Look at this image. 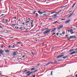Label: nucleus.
<instances>
[{"mask_svg":"<svg viewBox=\"0 0 77 77\" xmlns=\"http://www.w3.org/2000/svg\"><path fill=\"white\" fill-rule=\"evenodd\" d=\"M33 72H30V71H27V72H26L25 74H26V77H29L30 76V75L31 74H32V73H33Z\"/></svg>","mask_w":77,"mask_h":77,"instance_id":"f257e3e1","label":"nucleus"},{"mask_svg":"<svg viewBox=\"0 0 77 77\" xmlns=\"http://www.w3.org/2000/svg\"><path fill=\"white\" fill-rule=\"evenodd\" d=\"M51 30H50V29H48V30H46L45 31L43 32L44 35H45V34L48 33H49V32H50Z\"/></svg>","mask_w":77,"mask_h":77,"instance_id":"f03ea898","label":"nucleus"},{"mask_svg":"<svg viewBox=\"0 0 77 77\" xmlns=\"http://www.w3.org/2000/svg\"><path fill=\"white\" fill-rule=\"evenodd\" d=\"M63 27V25L60 26H59L58 27V28L57 29V30H60V29H62Z\"/></svg>","mask_w":77,"mask_h":77,"instance_id":"7ed1b4c3","label":"nucleus"},{"mask_svg":"<svg viewBox=\"0 0 77 77\" xmlns=\"http://www.w3.org/2000/svg\"><path fill=\"white\" fill-rule=\"evenodd\" d=\"M36 69V68L35 67H33L32 69H30L29 70H31V71H34Z\"/></svg>","mask_w":77,"mask_h":77,"instance_id":"20e7f679","label":"nucleus"},{"mask_svg":"<svg viewBox=\"0 0 77 77\" xmlns=\"http://www.w3.org/2000/svg\"><path fill=\"white\" fill-rule=\"evenodd\" d=\"M3 53H4V51H3L0 50V54H3Z\"/></svg>","mask_w":77,"mask_h":77,"instance_id":"39448f33","label":"nucleus"},{"mask_svg":"<svg viewBox=\"0 0 77 77\" xmlns=\"http://www.w3.org/2000/svg\"><path fill=\"white\" fill-rule=\"evenodd\" d=\"M13 55H15V56H17V54H16V51H14L13 53L12 54Z\"/></svg>","mask_w":77,"mask_h":77,"instance_id":"423d86ee","label":"nucleus"},{"mask_svg":"<svg viewBox=\"0 0 77 77\" xmlns=\"http://www.w3.org/2000/svg\"><path fill=\"white\" fill-rule=\"evenodd\" d=\"M54 13L55 14H56L57 13H59V11H58V12H54L51 13V14H54Z\"/></svg>","mask_w":77,"mask_h":77,"instance_id":"0eeeda50","label":"nucleus"},{"mask_svg":"<svg viewBox=\"0 0 77 77\" xmlns=\"http://www.w3.org/2000/svg\"><path fill=\"white\" fill-rule=\"evenodd\" d=\"M5 51L6 52V53H9V52L10 51V50H6Z\"/></svg>","mask_w":77,"mask_h":77,"instance_id":"6e6552de","label":"nucleus"},{"mask_svg":"<svg viewBox=\"0 0 77 77\" xmlns=\"http://www.w3.org/2000/svg\"><path fill=\"white\" fill-rule=\"evenodd\" d=\"M38 13H39V14H43L42 12H41V11H38Z\"/></svg>","mask_w":77,"mask_h":77,"instance_id":"1a4fd4ad","label":"nucleus"},{"mask_svg":"<svg viewBox=\"0 0 77 77\" xmlns=\"http://www.w3.org/2000/svg\"><path fill=\"white\" fill-rule=\"evenodd\" d=\"M74 50H75V49H71V50H70L69 51V52H71V51H74Z\"/></svg>","mask_w":77,"mask_h":77,"instance_id":"9d476101","label":"nucleus"},{"mask_svg":"<svg viewBox=\"0 0 77 77\" xmlns=\"http://www.w3.org/2000/svg\"><path fill=\"white\" fill-rule=\"evenodd\" d=\"M56 29V28H54L53 29L52 31H51V33H52V32H54V31H55V30Z\"/></svg>","mask_w":77,"mask_h":77,"instance_id":"9b49d317","label":"nucleus"},{"mask_svg":"<svg viewBox=\"0 0 77 77\" xmlns=\"http://www.w3.org/2000/svg\"><path fill=\"white\" fill-rule=\"evenodd\" d=\"M75 53V51H74L73 52H72V53H71L70 54V55H72V54H74Z\"/></svg>","mask_w":77,"mask_h":77,"instance_id":"f8f14e48","label":"nucleus"},{"mask_svg":"<svg viewBox=\"0 0 77 77\" xmlns=\"http://www.w3.org/2000/svg\"><path fill=\"white\" fill-rule=\"evenodd\" d=\"M68 56H65V57H63V59H66V58L68 57Z\"/></svg>","mask_w":77,"mask_h":77,"instance_id":"ddd939ff","label":"nucleus"},{"mask_svg":"<svg viewBox=\"0 0 77 77\" xmlns=\"http://www.w3.org/2000/svg\"><path fill=\"white\" fill-rule=\"evenodd\" d=\"M69 22H70V20H68L67 21L65 22V23H69Z\"/></svg>","mask_w":77,"mask_h":77,"instance_id":"4468645a","label":"nucleus"},{"mask_svg":"<svg viewBox=\"0 0 77 77\" xmlns=\"http://www.w3.org/2000/svg\"><path fill=\"white\" fill-rule=\"evenodd\" d=\"M51 63V62H50L48 63H47L46 64V66L48 65H49V64H50Z\"/></svg>","mask_w":77,"mask_h":77,"instance_id":"2eb2a0df","label":"nucleus"},{"mask_svg":"<svg viewBox=\"0 0 77 77\" xmlns=\"http://www.w3.org/2000/svg\"><path fill=\"white\" fill-rule=\"evenodd\" d=\"M56 62H57V61H55V62H54V63L51 62V64H53H53H55V63H56Z\"/></svg>","mask_w":77,"mask_h":77,"instance_id":"dca6fc26","label":"nucleus"},{"mask_svg":"<svg viewBox=\"0 0 77 77\" xmlns=\"http://www.w3.org/2000/svg\"><path fill=\"white\" fill-rule=\"evenodd\" d=\"M27 71H29V70H25L23 71V72L24 73H25L26 72H27Z\"/></svg>","mask_w":77,"mask_h":77,"instance_id":"f3484780","label":"nucleus"},{"mask_svg":"<svg viewBox=\"0 0 77 77\" xmlns=\"http://www.w3.org/2000/svg\"><path fill=\"white\" fill-rule=\"evenodd\" d=\"M60 56V57H63H63L64 56V55H61Z\"/></svg>","mask_w":77,"mask_h":77,"instance_id":"a211bd4d","label":"nucleus"},{"mask_svg":"<svg viewBox=\"0 0 77 77\" xmlns=\"http://www.w3.org/2000/svg\"><path fill=\"white\" fill-rule=\"evenodd\" d=\"M38 71V69H36L33 72L35 74L36 72H37V71Z\"/></svg>","mask_w":77,"mask_h":77,"instance_id":"6ab92c4d","label":"nucleus"},{"mask_svg":"<svg viewBox=\"0 0 77 77\" xmlns=\"http://www.w3.org/2000/svg\"><path fill=\"white\" fill-rule=\"evenodd\" d=\"M57 59H58V58H60V55L58 56L57 57Z\"/></svg>","mask_w":77,"mask_h":77,"instance_id":"aec40b11","label":"nucleus"},{"mask_svg":"<svg viewBox=\"0 0 77 77\" xmlns=\"http://www.w3.org/2000/svg\"><path fill=\"white\" fill-rule=\"evenodd\" d=\"M53 18H54V17H53V18H50L49 19H48V20H53Z\"/></svg>","mask_w":77,"mask_h":77,"instance_id":"412c9836","label":"nucleus"},{"mask_svg":"<svg viewBox=\"0 0 77 77\" xmlns=\"http://www.w3.org/2000/svg\"><path fill=\"white\" fill-rule=\"evenodd\" d=\"M74 14V12H72V13H70V14L71 15H73Z\"/></svg>","mask_w":77,"mask_h":77,"instance_id":"4be33fe9","label":"nucleus"},{"mask_svg":"<svg viewBox=\"0 0 77 77\" xmlns=\"http://www.w3.org/2000/svg\"><path fill=\"white\" fill-rule=\"evenodd\" d=\"M19 30H21L22 29H23V28L22 27H19Z\"/></svg>","mask_w":77,"mask_h":77,"instance_id":"5701e85b","label":"nucleus"},{"mask_svg":"<svg viewBox=\"0 0 77 77\" xmlns=\"http://www.w3.org/2000/svg\"><path fill=\"white\" fill-rule=\"evenodd\" d=\"M71 16H72V15L70 14L69 16L68 17V18H70V17H71Z\"/></svg>","mask_w":77,"mask_h":77,"instance_id":"b1692460","label":"nucleus"},{"mask_svg":"<svg viewBox=\"0 0 77 77\" xmlns=\"http://www.w3.org/2000/svg\"><path fill=\"white\" fill-rule=\"evenodd\" d=\"M53 71H52L51 72V75H53Z\"/></svg>","mask_w":77,"mask_h":77,"instance_id":"393cba45","label":"nucleus"},{"mask_svg":"<svg viewBox=\"0 0 77 77\" xmlns=\"http://www.w3.org/2000/svg\"><path fill=\"white\" fill-rule=\"evenodd\" d=\"M70 32H73V30L71 29V30H70Z\"/></svg>","mask_w":77,"mask_h":77,"instance_id":"a878e982","label":"nucleus"},{"mask_svg":"<svg viewBox=\"0 0 77 77\" xmlns=\"http://www.w3.org/2000/svg\"><path fill=\"white\" fill-rule=\"evenodd\" d=\"M58 21H56L55 23H53L54 24L55 23H57L58 22Z\"/></svg>","mask_w":77,"mask_h":77,"instance_id":"bb28decb","label":"nucleus"},{"mask_svg":"<svg viewBox=\"0 0 77 77\" xmlns=\"http://www.w3.org/2000/svg\"><path fill=\"white\" fill-rule=\"evenodd\" d=\"M36 11H34V12H33V14H35V13L36 12Z\"/></svg>","mask_w":77,"mask_h":77,"instance_id":"cd10ccee","label":"nucleus"},{"mask_svg":"<svg viewBox=\"0 0 77 77\" xmlns=\"http://www.w3.org/2000/svg\"><path fill=\"white\" fill-rule=\"evenodd\" d=\"M62 60V59H60L58 60V62H60Z\"/></svg>","mask_w":77,"mask_h":77,"instance_id":"c85d7f7f","label":"nucleus"},{"mask_svg":"<svg viewBox=\"0 0 77 77\" xmlns=\"http://www.w3.org/2000/svg\"><path fill=\"white\" fill-rule=\"evenodd\" d=\"M2 20H3V21L4 22L5 21V19L4 18H3V19H2Z\"/></svg>","mask_w":77,"mask_h":77,"instance_id":"c756f323","label":"nucleus"},{"mask_svg":"<svg viewBox=\"0 0 77 77\" xmlns=\"http://www.w3.org/2000/svg\"><path fill=\"white\" fill-rule=\"evenodd\" d=\"M18 21H19L20 23H21V20H20V19Z\"/></svg>","mask_w":77,"mask_h":77,"instance_id":"7c9ffc66","label":"nucleus"},{"mask_svg":"<svg viewBox=\"0 0 77 77\" xmlns=\"http://www.w3.org/2000/svg\"><path fill=\"white\" fill-rule=\"evenodd\" d=\"M29 21H30L28 20L27 22H26L25 23H29Z\"/></svg>","mask_w":77,"mask_h":77,"instance_id":"2f4dec72","label":"nucleus"},{"mask_svg":"<svg viewBox=\"0 0 77 77\" xmlns=\"http://www.w3.org/2000/svg\"><path fill=\"white\" fill-rule=\"evenodd\" d=\"M43 15H44V16H46L47 15V14H44Z\"/></svg>","mask_w":77,"mask_h":77,"instance_id":"473e14b6","label":"nucleus"},{"mask_svg":"<svg viewBox=\"0 0 77 77\" xmlns=\"http://www.w3.org/2000/svg\"><path fill=\"white\" fill-rule=\"evenodd\" d=\"M15 24H12V26H15Z\"/></svg>","mask_w":77,"mask_h":77,"instance_id":"72a5a7b5","label":"nucleus"},{"mask_svg":"<svg viewBox=\"0 0 77 77\" xmlns=\"http://www.w3.org/2000/svg\"><path fill=\"white\" fill-rule=\"evenodd\" d=\"M55 17V18H57L58 17V16H54Z\"/></svg>","mask_w":77,"mask_h":77,"instance_id":"f704fd0d","label":"nucleus"},{"mask_svg":"<svg viewBox=\"0 0 77 77\" xmlns=\"http://www.w3.org/2000/svg\"><path fill=\"white\" fill-rule=\"evenodd\" d=\"M48 29V28H45V30H47V29Z\"/></svg>","mask_w":77,"mask_h":77,"instance_id":"c9c22d12","label":"nucleus"},{"mask_svg":"<svg viewBox=\"0 0 77 77\" xmlns=\"http://www.w3.org/2000/svg\"><path fill=\"white\" fill-rule=\"evenodd\" d=\"M57 14H54L53 16H57Z\"/></svg>","mask_w":77,"mask_h":77,"instance_id":"e433bc0d","label":"nucleus"},{"mask_svg":"<svg viewBox=\"0 0 77 77\" xmlns=\"http://www.w3.org/2000/svg\"><path fill=\"white\" fill-rule=\"evenodd\" d=\"M44 30H45V29H41V31H44Z\"/></svg>","mask_w":77,"mask_h":77,"instance_id":"4c0bfd02","label":"nucleus"},{"mask_svg":"<svg viewBox=\"0 0 77 77\" xmlns=\"http://www.w3.org/2000/svg\"><path fill=\"white\" fill-rule=\"evenodd\" d=\"M65 20V19H61V20H62V21H63V20Z\"/></svg>","mask_w":77,"mask_h":77,"instance_id":"58836bf2","label":"nucleus"},{"mask_svg":"<svg viewBox=\"0 0 77 77\" xmlns=\"http://www.w3.org/2000/svg\"><path fill=\"white\" fill-rule=\"evenodd\" d=\"M0 28H1V29H3V27L0 25Z\"/></svg>","mask_w":77,"mask_h":77,"instance_id":"ea45409f","label":"nucleus"},{"mask_svg":"<svg viewBox=\"0 0 77 77\" xmlns=\"http://www.w3.org/2000/svg\"><path fill=\"white\" fill-rule=\"evenodd\" d=\"M5 21L6 22H8V20H5Z\"/></svg>","mask_w":77,"mask_h":77,"instance_id":"a19ab883","label":"nucleus"},{"mask_svg":"<svg viewBox=\"0 0 77 77\" xmlns=\"http://www.w3.org/2000/svg\"><path fill=\"white\" fill-rule=\"evenodd\" d=\"M19 53H21V51H19Z\"/></svg>","mask_w":77,"mask_h":77,"instance_id":"79ce46f5","label":"nucleus"},{"mask_svg":"<svg viewBox=\"0 0 77 77\" xmlns=\"http://www.w3.org/2000/svg\"><path fill=\"white\" fill-rule=\"evenodd\" d=\"M15 45H13L12 48H14V47H15Z\"/></svg>","mask_w":77,"mask_h":77,"instance_id":"37998d69","label":"nucleus"},{"mask_svg":"<svg viewBox=\"0 0 77 77\" xmlns=\"http://www.w3.org/2000/svg\"><path fill=\"white\" fill-rule=\"evenodd\" d=\"M57 36H58L59 35V33H56Z\"/></svg>","mask_w":77,"mask_h":77,"instance_id":"c03bdc74","label":"nucleus"},{"mask_svg":"<svg viewBox=\"0 0 77 77\" xmlns=\"http://www.w3.org/2000/svg\"><path fill=\"white\" fill-rule=\"evenodd\" d=\"M17 44H20L21 43H20V42H17Z\"/></svg>","mask_w":77,"mask_h":77,"instance_id":"a18cd8bd","label":"nucleus"},{"mask_svg":"<svg viewBox=\"0 0 77 77\" xmlns=\"http://www.w3.org/2000/svg\"><path fill=\"white\" fill-rule=\"evenodd\" d=\"M76 2L73 5L74 6V5H75V4H76Z\"/></svg>","mask_w":77,"mask_h":77,"instance_id":"49530a36","label":"nucleus"},{"mask_svg":"<svg viewBox=\"0 0 77 77\" xmlns=\"http://www.w3.org/2000/svg\"><path fill=\"white\" fill-rule=\"evenodd\" d=\"M69 38H70V39H72V36H70V37H69Z\"/></svg>","mask_w":77,"mask_h":77,"instance_id":"de8ad7c7","label":"nucleus"},{"mask_svg":"<svg viewBox=\"0 0 77 77\" xmlns=\"http://www.w3.org/2000/svg\"><path fill=\"white\" fill-rule=\"evenodd\" d=\"M1 48H2L3 47V45H1Z\"/></svg>","mask_w":77,"mask_h":77,"instance_id":"09e8293b","label":"nucleus"},{"mask_svg":"<svg viewBox=\"0 0 77 77\" xmlns=\"http://www.w3.org/2000/svg\"><path fill=\"white\" fill-rule=\"evenodd\" d=\"M42 13H43H43H46L47 12H46L45 11H43V12H42Z\"/></svg>","mask_w":77,"mask_h":77,"instance_id":"8fccbe9b","label":"nucleus"},{"mask_svg":"<svg viewBox=\"0 0 77 77\" xmlns=\"http://www.w3.org/2000/svg\"><path fill=\"white\" fill-rule=\"evenodd\" d=\"M70 39H71L69 38H67V40H70Z\"/></svg>","mask_w":77,"mask_h":77,"instance_id":"3c124183","label":"nucleus"},{"mask_svg":"<svg viewBox=\"0 0 77 77\" xmlns=\"http://www.w3.org/2000/svg\"><path fill=\"white\" fill-rule=\"evenodd\" d=\"M62 34H63H63H65V32H63Z\"/></svg>","mask_w":77,"mask_h":77,"instance_id":"603ef678","label":"nucleus"},{"mask_svg":"<svg viewBox=\"0 0 77 77\" xmlns=\"http://www.w3.org/2000/svg\"><path fill=\"white\" fill-rule=\"evenodd\" d=\"M70 33L71 34H73V33H74V32H71Z\"/></svg>","mask_w":77,"mask_h":77,"instance_id":"864d4df0","label":"nucleus"},{"mask_svg":"<svg viewBox=\"0 0 77 77\" xmlns=\"http://www.w3.org/2000/svg\"><path fill=\"white\" fill-rule=\"evenodd\" d=\"M11 46H9L8 47V48H11Z\"/></svg>","mask_w":77,"mask_h":77,"instance_id":"5fc2aeb1","label":"nucleus"},{"mask_svg":"<svg viewBox=\"0 0 77 77\" xmlns=\"http://www.w3.org/2000/svg\"><path fill=\"white\" fill-rule=\"evenodd\" d=\"M74 35L72 36V38H73V39H74Z\"/></svg>","mask_w":77,"mask_h":77,"instance_id":"6e6d98bb","label":"nucleus"},{"mask_svg":"<svg viewBox=\"0 0 77 77\" xmlns=\"http://www.w3.org/2000/svg\"><path fill=\"white\" fill-rule=\"evenodd\" d=\"M3 15H4V14H2L0 17H2V16H3Z\"/></svg>","mask_w":77,"mask_h":77,"instance_id":"4d7b16f0","label":"nucleus"},{"mask_svg":"<svg viewBox=\"0 0 77 77\" xmlns=\"http://www.w3.org/2000/svg\"><path fill=\"white\" fill-rule=\"evenodd\" d=\"M28 20H29V21H30V18H28Z\"/></svg>","mask_w":77,"mask_h":77,"instance_id":"13d9d810","label":"nucleus"},{"mask_svg":"<svg viewBox=\"0 0 77 77\" xmlns=\"http://www.w3.org/2000/svg\"><path fill=\"white\" fill-rule=\"evenodd\" d=\"M55 34H56V33H54L52 35H55Z\"/></svg>","mask_w":77,"mask_h":77,"instance_id":"bf43d9fd","label":"nucleus"},{"mask_svg":"<svg viewBox=\"0 0 77 77\" xmlns=\"http://www.w3.org/2000/svg\"><path fill=\"white\" fill-rule=\"evenodd\" d=\"M67 31H68V32H70V30H67Z\"/></svg>","mask_w":77,"mask_h":77,"instance_id":"052dcab7","label":"nucleus"},{"mask_svg":"<svg viewBox=\"0 0 77 77\" xmlns=\"http://www.w3.org/2000/svg\"><path fill=\"white\" fill-rule=\"evenodd\" d=\"M28 29H29L27 28V29H26V31H27V30H28Z\"/></svg>","mask_w":77,"mask_h":77,"instance_id":"680f3d73","label":"nucleus"},{"mask_svg":"<svg viewBox=\"0 0 77 77\" xmlns=\"http://www.w3.org/2000/svg\"><path fill=\"white\" fill-rule=\"evenodd\" d=\"M33 22H31V24L32 25V24H33Z\"/></svg>","mask_w":77,"mask_h":77,"instance_id":"e2e57ef3","label":"nucleus"},{"mask_svg":"<svg viewBox=\"0 0 77 77\" xmlns=\"http://www.w3.org/2000/svg\"><path fill=\"white\" fill-rule=\"evenodd\" d=\"M32 76L33 77H35V75H33Z\"/></svg>","mask_w":77,"mask_h":77,"instance_id":"0e129e2a","label":"nucleus"},{"mask_svg":"<svg viewBox=\"0 0 77 77\" xmlns=\"http://www.w3.org/2000/svg\"><path fill=\"white\" fill-rule=\"evenodd\" d=\"M74 38H76V36H74Z\"/></svg>","mask_w":77,"mask_h":77,"instance_id":"69168bd1","label":"nucleus"},{"mask_svg":"<svg viewBox=\"0 0 77 77\" xmlns=\"http://www.w3.org/2000/svg\"><path fill=\"white\" fill-rule=\"evenodd\" d=\"M14 19H17V17H14Z\"/></svg>","mask_w":77,"mask_h":77,"instance_id":"338daca9","label":"nucleus"},{"mask_svg":"<svg viewBox=\"0 0 77 77\" xmlns=\"http://www.w3.org/2000/svg\"><path fill=\"white\" fill-rule=\"evenodd\" d=\"M75 77H77V74H76V75H75Z\"/></svg>","mask_w":77,"mask_h":77,"instance_id":"774afa93","label":"nucleus"}]
</instances>
